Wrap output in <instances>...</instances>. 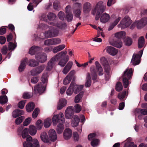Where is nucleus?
I'll list each match as a JSON object with an SVG mask.
<instances>
[{"mask_svg": "<svg viewBox=\"0 0 147 147\" xmlns=\"http://www.w3.org/2000/svg\"><path fill=\"white\" fill-rule=\"evenodd\" d=\"M28 65L31 67H34L39 65V63L38 61L34 59L30 60L28 63Z\"/></svg>", "mask_w": 147, "mask_h": 147, "instance_id": "473e14b6", "label": "nucleus"}, {"mask_svg": "<svg viewBox=\"0 0 147 147\" xmlns=\"http://www.w3.org/2000/svg\"><path fill=\"white\" fill-rule=\"evenodd\" d=\"M123 147H137V146L133 142H131L125 143Z\"/></svg>", "mask_w": 147, "mask_h": 147, "instance_id": "5fc2aeb1", "label": "nucleus"}, {"mask_svg": "<svg viewBox=\"0 0 147 147\" xmlns=\"http://www.w3.org/2000/svg\"><path fill=\"white\" fill-rule=\"evenodd\" d=\"M110 16L109 14L106 13H103L100 18V22L103 23H105L110 19Z\"/></svg>", "mask_w": 147, "mask_h": 147, "instance_id": "5701e85b", "label": "nucleus"}, {"mask_svg": "<svg viewBox=\"0 0 147 147\" xmlns=\"http://www.w3.org/2000/svg\"><path fill=\"white\" fill-rule=\"evenodd\" d=\"M110 44L116 47L119 48V32H118L115 34V37L112 42H110Z\"/></svg>", "mask_w": 147, "mask_h": 147, "instance_id": "2eb2a0df", "label": "nucleus"}, {"mask_svg": "<svg viewBox=\"0 0 147 147\" xmlns=\"http://www.w3.org/2000/svg\"><path fill=\"white\" fill-rule=\"evenodd\" d=\"M58 16L59 19L62 21L64 20L65 18V13L62 11L59 12L58 14Z\"/></svg>", "mask_w": 147, "mask_h": 147, "instance_id": "864d4df0", "label": "nucleus"}, {"mask_svg": "<svg viewBox=\"0 0 147 147\" xmlns=\"http://www.w3.org/2000/svg\"><path fill=\"white\" fill-rule=\"evenodd\" d=\"M34 108V104L33 102H30L27 105L26 109L28 112L32 111Z\"/></svg>", "mask_w": 147, "mask_h": 147, "instance_id": "4c0bfd02", "label": "nucleus"}, {"mask_svg": "<svg viewBox=\"0 0 147 147\" xmlns=\"http://www.w3.org/2000/svg\"><path fill=\"white\" fill-rule=\"evenodd\" d=\"M71 79L69 78L68 77L66 76L64 79L63 81V83L65 85H67L71 81Z\"/></svg>", "mask_w": 147, "mask_h": 147, "instance_id": "0e129e2a", "label": "nucleus"}, {"mask_svg": "<svg viewBox=\"0 0 147 147\" xmlns=\"http://www.w3.org/2000/svg\"><path fill=\"white\" fill-rule=\"evenodd\" d=\"M84 93L83 92H82L76 96L74 100L75 103H78L80 101L83 96Z\"/></svg>", "mask_w": 147, "mask_h": 147, "instance_id": "79ce46f5", "label": "nucleus"}, {"mask_svg": "<svg viewBox=\"0 0 147 147\" xmlns=\"http://www.w3.org/2000/svg\"><path fill=\"white\" fill-rule=\"evenodd\" d=\"M72 134V132L71 129L69 128H67L63 132V137L65 139L67 140L71 137Z\"/></svg>", "mask_w": 147, "mask_h": 147, "instance_id": "393cba45", "label": "nucleus"}, {"mask_svg": "<svg viewBox=\"0 0 147 147\" xmlns=\"http://www.w3.org/2000/svg\"><path fill=\"white\" fill-rule=\"evenodd\" d=\"M47 16L45 14H42L40 17V19L44 21L47 22Z\"/></svg>", "mask_w": 147, "mask_h": 147, "instance_id": "69168bd1", "label": "nucleus"}, {"mask_svg": "<svg viewBox=\"0 0 147 147\" xmlns=\"http://www.w3.org/2000/svg\"><path fill=\"white\" fill-rule=\"evenodd\" d=\"M31 119L30 117L27 118L23 123V125L24 126H26L29 125L31 121Z\"/></svg>", "mask_w": 147, "mask_h": 147, "instance_id": "680f3d73", "label": "nucleus"}, {"mask_svg": "<svg viewBox=\"0 0 147 147\" xmlns=\"http://www.w3.org/2000/svg\"><path fill=\"white\" fill-rule=\"evenodd\" d=\"M145 42L144 38L143 36L140 37L138 40V47L139 48H142L144 46Z\"/></svg>", "mask_w": 147, "mask_h": 147, "instance_id": "c9c22d12", "label": "nucleus"}, {"mask_svg": "<svg viewBox=\"0 0 147 147\" xmlns=\"http://www.w3.org/2000/svg\"><path fill=\"white\" fill-rule=\"evenodd\" d=\"M67 103V101L66 99L64 98L60 99L59 101L58 105L57 106V109L61 110L63 107H64Z\"/></svg>", "mask_w": 147, "mask_h": 147, "instance_id": "a878e982", "label": "nucleus"}, {"mask_svg": "<svg viewBox=\"0 0 147 147\" xmlns=\"http://www.w3.org/2000/svg\"><path fill=\"white\" fill-rule=\"evenodd\" d=\"M73 86L74 90V93L77 94L82 90L84 85H78L73 83Z\"/></svg>", "mask_w": 147, "mask_h": 147, "instance_id": "7c9ffc66", "label": "nucleus"}, {"mask_svg": "<svg viewBox=\"0 0 147 147\" xmlns=\"http://www.w3.org/2000/svg\"><path fill=\"white\" fill-rule=\"evenodd\" d=\"M26 100H23L20 101L18 104V107L20 109H23L26 102Z\"/></svg>", "mask_w": 147, "mask_h": 147, "instance_id": "4d7b16f0", "label": "nucleus"}, {"mask_svg": "<svg viewBox=\"0 0 147 147\" xmlns=\"http://www.w3.org/2000/svg\"><path fill=\"white\" fill-rule=\"evenodd\" d=\"M37 28L45 30L49 29V30L39 36L34 34V36L35 40H38L39 39L43 40L45 37L50 38L57 36H58L59 32V31L57 28L52 26H49L44 24L39 23Z\"/></svg>", "mask_w": 147, "mask_h": 147, "instance_id": "f257e3e1", "label": "nucleus"}, {"mask_svg": "<svg viewBox=\"0 0 147 147\" xmlns=\"http://www.w3.org/2000/svg\"><path fill=\"white\" fill-rule=\"evenodd\" d=\"M56 16V15L55 14L49 13L47 15V18L50 20L53 21L55 19Z\"/></svg>", "mask_w": 147, "mask_h": 147, "instance_id": "603ef678", "label": "nucleus"}, {"mask_svg": "<svg viewBox=\"0 0 147 147\" xmlns=\"http://www.w3.org/2000/svg\"><path fill=\"white\" fill-rule=\"evenodd\" d=\"M65 47V45L64 44L61 45L54 47L53 49V52L55 53L58 52L63 50Z\"/></svg>", "mask_w": 147, "mask_h": 147, "instance_id": "2f4dec72", "label": "nucleus"}, {"mask_svg": "<svg viewBox=\"0 0 147 147\" xmlns=\"http://www.w3.org/2000/svg\"><path fill=\"white\" fill-rule=\"evenodd\" d=\"M49 24L62 30L65 29L67 26L65 23L61 22H49Z\"/></svg>", "mask_w": 147, "mask_h": 147, "instance_id": "f3484780", "label": "nucleus"}, {"mask_svg": "<svg viewBox=\"0 0 147 147\" xmlns=\"http://www.w3.org/2000/svg\"><path fill=\"white\" fill-rule=\"evenodd\" d=\"M41 50V48L39 47L33 46L31 47L29 50V54L31 55L36 54Z\"/></svg>", "mask_w": 147, "mask_h": 147, "instance_id": "aec40b11", "label": "nucleus"}, {"mask_svg": "<svg viewBox=\"0 0 147 147\" xmlns=\"http://www.w3.org/2000/svg\"><path fill=\"white\" fill-rule=\"evenodd\" d=\"M27 61L28 59L27 58H25L22 60L18 68L19 71H22L24 70L26 65Z\"/></svg>", "mask_w": 147, "mask_h": 147, "instance_id": "bb28decb", "label": "nucleus"}, {"mask_svg": "<svg viewBox=\"0 0 147 147\" xmlns=\"http://www.w3.org/2000/svg\"><path fill=\"white\" fill-rule=\"evenodd\" d=\"M147 24V17H145L141 19L138 23L137 25L138 28L144 27Z\"/></svg>", "mask_w": 147, "mask_h": 147, "instance_id": "cd10ccee", "label": "nucleus"}, {"mask_svg": "<svg viewBox=\"0 0 147 147\" xmlns=\"http://www.w3.org/2000/svg\"><path fill=\"white\" fill-rule=\"evenodd\" d=\"M48 75L47 73H44L41 78V80L42 83H38L35 86L33 89V93L35 94L38 93L40 94L42 93L45 90L47 83V82Z\"/></svg>", "mask_w": 147, "mask_h": 147, "instance_id": "7ed1b4c3", "label": "nucleus"}, {"mask_svg": "<svg viewBox=\"0 0 147 147\" xmlns=\"http://www.w3.org/2000/svg\"><path fill=\"white\" fill-rule=\"evenodd\" d=\"M16 44L10 42L8 45V50L9 51L13 50L16 48Z\"/></svg>", "mask_w": 147, "mask_h": 147, "instance_id": "8fccbe9b", "label": "nucleus"}, {"mask_svg": "<svg viewBox=\"0 0 147 147\" xmlns=\"http://www.w3.org/2000/svg\"><path fill=\"white\" fill-rule=\"evenodd\" d=\"M99 141L98 139H95L91 141V144L93 147H96L99 144Z\"/></svg>", "mask_w": 147, "mask_h": 147, "instance_id": "de8ad7c7", "label": "nucleus"}, {"mask_svg": "<svg viewBox=\"0 0 147 147\" xmlns=\"http://www.w3.org/2000/svg\"><path fill=\"white\" fill-rule=\"evenodd\" d=\"M42 122L40 120H38L36 122V125L37 129L40 130L42 127Z\"/></svg>", "mask_w": 147, "mask_h": 147, "instance_id": "09e8293b", "label": "nucleus"}, {"mask_svg": "<svg viewBox=\"0 0 147 147\" xmlns=\"http://www.w3.org/2000/svg\"><path fill=\"white\" fill-rule=\"evenodd\" d=\"M132 68H127L121 75V78L122 80V84L125 88H127L129 85V81L131 80L133 75Z\"/></svg>", "mask_w": 147, "mask_h": 147, "instance_id": "39448f33", "label": "nucleus"}, {"mask_svg": "<svg viewBox=\"0 0 147 147\" xmlns=\"http://www.w3.org/2000/svg\"><path fill=\"white\" fill-rule=\"evenodd\" d=\"M69 56L67 55L63 58L61 59L58 63V65L61 67H64L69 60Z\"/></svg>", "mask_w": 147, "mask_h": 147, "instance_id": "c85d7f7f", "label": "nucleus"}, {"mask_svg": "<svg viewBox=\"0 0 147 147\" xmlns=\"http://www.w3.org/2000/svg\"><path fill=\"white\" fill-rule=\"evenodd\" d=\"M75 111L76 113H79L81 110V108L79 104H76L74 106Z\"/></svg>", "mask_w": 147, "mask_h": 147, "instance_id": "e2e57ef3", "label": "nucleus"}, {"mask_svg": "<svg viewBox=\"0 0 147 147\" xmlns=\"http://www.w3.org/2000/svg\"><path fill=\"white\" fill-rule=\"evenodd\" d=\"M54 8L56 10H59L60 9V4L59 2L55 1L53 3Z\"/></svg>", "mask_w": 147, "mask_h": 147, "instance_id": "3c124183", "label": "nucleus"}, {"mask_svg": "<svg viewBox=\"0 0 147 147\" xmlns=\"http://www.w3.org/2000/svg\"><path fill=\"white\" fill-rule=\"evenodd\" d=\"M28 129L27 128L24 129L22 131V136L23 138H26L27 141H31L32 140V137L28 135Z\"/></svg>", "mask_w": 147, "mask_h": 147, "instance_id": "6ab92c4d", "label": "nucleus"}, {"mask_svg": "<svg viewBox=\"0 0 147 147\" xmlns=\"http://www.w3.org/2000/svg\"><path fill=\"white\" fill-rule=\"evenodd\" d=\"M95 65L96 69H95L94 66H91L90 68V70L93 80H95L96 79L97 76V72H98L99 76H102L104 74L102 68L99 63L98 61H96L95 62Z\"/></svg>", "mask_w": 147, "mask_h": 147, "instance_id": "0eeeda50", "label": "nucleus"}, {"mask_svg": "<svg viewBox=\"0 0 147 147\" xmlns=\"http://www.w3.org/2000/svg\"><path fill=\"white\" fill-rule=\"evenodd\" d=\"M74 112L73 107H68L65 111V116L66 119H70L72 118L71 125L73 127H76L78 125L80 121V119L77 115H74L72 117Z\"/></svg>", "mask_w": 147, "mask_h": 147, "instance_id": "20e7f679", "label": "nucleus"}, {"mask_svg": "<svg viewBox=\"0 0 147 147\" xmlns=\"http://www.w3.org/2000/svg\"><path fill=\"white\" fill-rule=\"evenodd\" d=\"M39 112V109L37 108H36L34 111L32 115V117L34 118H35L37 117L38 115Z\"/></svg>", "mask_w": 147, "mask_h": 147, "instance_id": "052dcab7", "label": "nucleus"}, {"mask_svg": "<svg viewBox=\"0 0 147 147\" xmlns=\"http://www.w3.org/2000/svg\"><path fill=\"white\" fill-rule=\"evenodd\" d=\"M39 79V77H34L31 78V82L33 84L36 83L38 81Z\"/></svg>", "mask_w": 147, "mask_h": 147, "instance_id": "338daca9", "label": "nucleus"}, {"mask_svg": "<svg viewBox=\"0 0 147 147\" xmlns=\"http://www.w3.org/2000/svg\"><path fill=\"white\" fill-rule=\"evenodd\" d=\"M125 45L128 46H131L133 42L132 39L129 37L127 36L123 40Z\"/></svg>", "mask_w": 147, "mask_h": 147, "instance_id": "e433bc0d", "label": "nucleus"}, {"mask_svg": "<svg viewBox=\"0 0 147 147\" xmlns=\"http://www.w3.org/2000/svg\"><path fill=\"white\" fill-rule=\"evenodd\" d=\"M100 63L104 66L105 71V79L107 81L109 80L110 76V68L108 64V63L106 59L104 57L100 59Z\"/></svg>", "mask_w": 147, "mask_h": 147, "instance_id": "9d476101", "label": "nucleus"}, {"mask_svg": "<svg viewBox=\"0 0 147 147\" xmlns=\"http://www.w3.org/2000/svg\"><path fill=\"white\" fill-rule=\"evenodd\" d=\"M85 86L86 87H89L90 86L91 83V78L90 76V74L89 73H88L87 74Z\"/></svg>", "mask_w": 147, "mask_h": 147, "instance_id": "58836bf2", "label": "nucleus"}, {"mask_svg": "<svg viewBox=\"0 0 147 147\" xmlns=\"http://www.w3.org/2000/svg\"><path fill=\"white\" fill-rule=\"evenodd\" d=\"M132 23V21L129 17L125 16L120 22V27L121 29L125 28L128 27Z\"/></svg>", "mask_w": 147, "mask_h": 147, "instance_id": "f8f14e48", "label": "nucleus"}, {"mask_svg": "<svg viewBox=\"0 0 147 147\" xmlns=\"http://www.w3.org/2000/svg\"><path fill=\"white\" fill-rule=\"evenodd\" d=\"M143 53V50H141L139 51V54H136L135 53L133 54L131 60V62L134 65H136L139 64L140 63V59L142 56Z\"/></svg>", "mask_w": 147, "mask_h": 147, "instance_id": "9b49d317", "label": "nucleus"}, {"mask_svg": "<svg viewBox=\"0 0 147 147\" xmlns=\"http://www.w3.org/2000/svg\"><path fill=\"white\" fill-rule=\"evenodd\" d=\"M35 58L39 63H43L47 61V55L44 53H38L35 55Z\"/></svg>", "mask_w": 147, "mask_h": 147, "instance_id": "4468645a", "label": "nucleus"}, {"mask_svg": "<svg viewBox=\"0 0 147 147\" xmlns=\"http://www.w3.org/2000/svg\"><path fill=\"white\" fill-rule=\"evenodd\" d=\"M53 123V125H56L57 123L58 125L56 131L58 134H61L64 129L63 124L65 123V119L63 113L60 112L58 115H54L52 118Z\"/></svg>", "mask_w": 147, "mask_h": 147, "instance_id": "f03ea898", "label": "nucleus"}, {"mask_svg": "<svg viewBox=\"0 0 147 147\" xmlns=\"http://www.w3.org/2000/svg\"><path fill=\"white\" fill-rule=\"evenodd\" d=\"M67 53L66 51H62L57 53L48 62L46 68L47 71H50L53 68L55 62L58 61L64 55H65Z\"/></svg>", "mask_w": 147, "mask_h": 147, "instance_id": "423d86ee", "label": "nucleus"}, {"mask_svg": "<svg viewBox=\"0 0 147 147\" xmlns=\"http://www.w3.org/2000/svg\"><path fill=\"white\" fill-rule=\"evenodd\" d=\"M91 9L92 5L89 2H87L84 4L83 7V11L84 13H88Z\"/></svg>", "mask_w": 147, "mask_h": 147, "instance_id": "a211bd4d", "label": "nucleus"}, {"mask_svg": "<svg viewBox=\"0 0 147 147\" xmlns=\"http://www.w3.org/2000/svg\"><path fill=\"white\" fill-rule=\"evenodd\" d=\"M106 5L103 1H100L96 4L93 10L92 11V14L95 15L96 13L102 14L106 10Z\"/></svg>", "mask_w": 147, "mask_h": 147, "instance_id": "1a4fd4ad", "label": "nucleus"}, {"mask_svg": "<svg viewBox=\"0 0 147 147\" xmlns=\"http://www.w3.org/2000/svg\"><path fill=\"white\" fill-rule=\"evenodd\" d=\"M33 142L34 143L33 147H40L39 143L37 139H34Z\"/></svg>", "mask_w": 147, "mask_h": 147, "instance_id": "774afa93", "label": "nucleus"}, {"mask_svg": "<svg viewBox=\"0 0 147 147\" xmlns=\"http://www.w3.org/2000/svg\"><path fill=\"white\" fill-rule=\"evenodd\" d=\"M96 134L94 133L90 134L88 135V139L92 141L95 139L94 138L96 137Z\"/></svg>", "mask_w": 147, "mask_h": 147, "instance_id": "bf43d9fd", "label": "nucleus"}, {"mask_svg": "<svg viewBox=\"0 0 147 147\" xmlns=\"http://www.w3.org/2000/svg\"><path fill=\"white\" fill-rule=\"evenodd\" d=\"M74 90L73 83L71 82L66 91V94L67 96H71L73 92H74Z\"/></svg>", "mask_w": 147, "mask_h": 147, "instance_id": "72a5a7b5", "label": "nucleus"}, {"mask_svg": "<svg viewBox=\"0 0 147 147\" xmlns=\"http://www.w3.org/2000/svg\"><path fill=\"white\" fill-rule=\"evenodd\" d=\"M119 17H118L117 19H116L114 22L112 23V24L109 26L108 28V30L109 31L112 30L118 23V22L119 20Z\"/></svg>", "mask_w": 147, "mask_h": 147, "instance_id": "49530a36", "label": "nucleus"}, {"mask_svg": "<svg viewBox=\"0 0 147 147\" xmlns=\"http://www.w3.org/2000/svg\"><path fill=\"white\" fill-rule=\"evenodd\" d=\"M73 65V62L72 61H69L62 70L63 74H66L71 69Z\"/></svg>", "mask_w": 147, "mask_h": 147, "instance_id": "4be33fe9", "label": "nucleus"}, {"mask_svg": "<svg viewBox=\"0 0 147 147\" xmlns=\"http://www.w3.org/2000/svg\"><path fill=\"white\" fill-rule=\"evenodd\" d=\"M48 135L50 141L55 142L57 139V136L55 131L53 129H50L48 132Z\"/></svg>", "mask_w": 147, "mask_h": 147, "instance_id": "dca6fc26", "label": "nucleus"}, {"mask_svg": "<svg viewBox=\"0 0 147 147\" xmlns=\"http://www.w3.org/2000/svg\"><path fill=\"white\" fill-rule=\"evenodd\" d=\"M8 100L6 96H0V104H5L7 102Z\"/></svg>", "mask_w": 147, "mask_h": 147, "instance_id": "a18cd8bd", "label": "nucleus"}, {"mask_svg": "<svg viewBox=\"0 0 147 147\" xmlns=\"http://www.w3.org/2000/svg\"><path fill=\"white\" fill-rule=\"evenodd\" d=\"M24 117L23 116H21L16 119L15 120V123L17 125H19L23 121Z\"/></svg>", "mask_w": 147, "mask_h": 147, "instance_id": "6e6d98bb", "label": "nucleus"}, {"mask_svg": "<svg viewBox=\"0 0 147 147\" xmlns=\"http://www.w3.org/2000/svg\"><path fill=\"white\" fill-rule=\"evenodd\" d=\"M106 50L109 54L112 56L115 55L118 52V51L116 49L110 46L107 47Z\"/></svg>", "mask_w": 147, "mask_h": 147, "instance_id": "412c9836", "label": "nucleus"}, {"mask_svg": "<svg viewBox=\"0 0 147 147\" xmlns=\"http://www.w3.org/2000/svg\"><path fill=\"white\" fill-rule=\"evenodd\" d=\"M47 133L45 131L42 132L40 135V138L42 141L45 143L50 142V140Z\"/></svg>", "mask_w": 147, "mask_h": 147, "instance_id": "b1692460", "label": "nucleus"}, {"mask_svg": "<svg viewBox=\"0 0 147 147\" xmlns=\"http://www.w3.org/2000/svg\"><path fill=\"white\" fill-rule=\"evenodd\" d=\"M73 15L72 13H70L67 14L66 18L67 21L68 22L71 21L73 19Z\"/></svg>", "mask_w": 147, "mask_h": 147, "instance_id": "13d9d810", "label": "nucleus"}, {"mask_svg": "<svg viewBox=\"0 0 147 147\" xmlns=\"http://www.w3.org/2000/svg\"><path fill=\"white\" fill-rule=\"evenodd\" d=\"M73 2V9L75 17L79 18L81 13L82 4L79 0H72Z\"/></svg>", "mask_w": 147, "mask_h": 147, "instance_id": "6e6552de", "label": "nucleus"}, {"mask_svg": "<svg viewBox=\"0 0 147 147\" xmlns=\"http://www.w3.org/2000/svg\"><path fill=\"white\" fill-rule=\"evenodd\" d=\"M24 113V112L22 110L16 109L13 111L12 115L13 117L16 118L23 115Z\"/></svg>", "mask_w": 147, "mask_h": 147, "instance_id": "c756f323", "label": "nucleus"}, {"mask_svg": "<svg viewBox=\"0 0 147 147\" xmlns=\"http://www.w3.org/2000/svg\"><path fill=\"white\" fill-rule=\"evenodd\" d=\"M135 113H141L142 115H147V110L146 109H137L135 110Z\"/></svg>", "mask_w": 147, "mask_h": 147, "instance_id": "37998d69", "label": "nucleus"}, {"mask_svg": "<svg viewBox=\"0 0 147 147\" xmlns=\"http://www.w3.org/2000/svg\"><path fill=\"white\" fill-rule=\"evenodd\" d=\"M34 139H32L31 141H27L23 143L24 147H33L34 143L33 141Z\"/></svg>", "mask_w": 147, "mask_h": 147, "instance_id": "a19ab883", "label": "nucleus"}, {"mask_svg": "<svg viewBox=\"0 0 147 147\" xmlns=\"http://www.w3.org/2000/svg\"><path fill=\"white\" fill-rule=\"evenodd\" d=\"M45 67L46 66L45 65L42 64L33 68L30 71L31 75L34 76L40 74L42 72Z\"/></svg>", "mask_w": 147, "mask_h": 147, "instance_id": "ddd939ff", "label": "nucleus"}, {"mask_svg": "<svg viewBox=\"0 0 147 147\" xmlns=\"http://www.w3.org/2000/svg\"><path fill=\"white\" fill-rule=\"evenodd\" d=\"M28 130L29 133L32 136L35 135L36 133V129L35 127L33 125L30 126Z\"/></svg>", "mask_w": 147, "mask_h": 147, "instance_id": "f704fd0d", "label": "nucleus"}, {"mask_svg": "<svg viewBox=\"0 0 147 147\" xmlns=\"http://www.w3.org/2000/svg\"><path fill=\"white\" fill-rule=\"evenodd\" d=\"M128 88L127 90H124L122 92H120V100H125L124 98L127 96L128 95Z\"/></svg>", "mask_w": 147, "mask_h": 147, "instance_id": "ea45409f", "label": "nucleus"}, {"mask_svg": "<svg viewBox=\"0 0 147 147\" xmlns=\"http://www.w3.org/2000/svg\"><path fill=\"white\" fill-rule=\"evenodd\" d=\"M51 124V119L48 118L46 119L44 122V125L45 128L49 127Z\"/></svg>", "mask_w": 147, "mask_h": 147, "instance_id": "c03bdc74", "label": "nucleus"}]
</instances>
